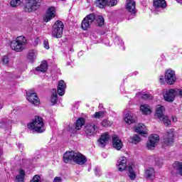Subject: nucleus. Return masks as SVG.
<instances>
[{
	"instance_id": "52",
	"label": "nucleus",
	"mask_w": 182,
	"mask_h": 182,
	"mask_svg": "<svg viewBox=\"0 0 182 182\" xmlns=\"http://www.w3.org/2000/svg\"><path fill=\"white\" fill-rule=\"evenodd\" d=\"M173 122H177V118H176V119L173 118Z\"/></svg>"
},
{
	"instance_id": "15",
	"label": "nucleus",
	"mask_w": 182,
	"mask_h": 182,
	"mask_svg": "<svg viewBox=\"0 0 182 182\" xmlns=\"http://www.w3.org/2000/svg\"><path fill=\"white\" fill-rule=\"evenodd\" d=\"M154 6L156 11H163L167 6V3L166 0H154Z\"/></svg>"
},
{
	"instance_id": "36",
	"label": "nucleus",
	"mask_w": 182,
	"mask_h": 182,
	"mask_svg": "<svg viewBox=\"0 0 182 182\" xmlns=\"http://www.w3.org/2000/svg\"><path fill=\"white\" fill-rule=\"evenodd\" d=\"M22 3V1L21 0H11L10 2V5L11 6H19V5H21V4Z\"/></svg>"
},
{
	"instance_id": "12",
	"label": "nucleus",
	"mask_w": 182,
	"mask_h": 182,
	"mask_svg": "<svg viewBox=\"0 0 182 182\" xmlns=\"http://www.w3.org/2000/svg\"><path fill=\"white\" fill-rule=\"evenodd\" d=\"M55 14L56 11L55 10V7L51 6L48 8L45 16L43 17L44 22H49V21H52V19L56 16Z\"/></svg>"
},
{
	"instance_id": "2",
	"label": "nucleus",
	"mask_w": 182,
	"mask_h": 182,
	"mask_svg": "<svg viewBox=\"0 0 182 182\" xmlns=\"http://www.w3.org/2000/svg\"><path fill=\"white\" fill-rule=\"evenodd\" d=\"M28 39L24 36H18L15 40L11 42L10 46L16 52H22L26 49Z\"/></svg>"
},
{
	"instance_id": "40",
	"label": "nucleus",
	"mask_w": 182,
	"mask_h": 182,
	"mask_svg": "<svg viewBox=\"0 0 182 182\" xmlns=\"http://www.w3.org/2000/svg\"><path fill=\"white\" fill-rule=\"evenodd\" d=\"M141 97L144 100H151V99H153V96L150 94H144Z\"/></svg>"
},
{
	"instance_id": "4",
	"label": "nucleus",
	"mask_w": 182,
	"mask_h": 182,
	"mask_svg": "<svg viewBox=\"0 0 182 182\" xmlns=\"http://www.w3.org/2000/svg\"><path fill=\"white\" fill-rule=\"evenodd\" d=\"M64 28L65 24H63V22L61 21H56L53 26L52 36L57 39L62 38Z\"/></svg>"
},
{
	"instance_id": "51",
	"label": "nucleus",
	"mask_w": 182,
	"mask_h": 182,
	"mask_svg": "<svg viewBox=\"0 0 182 182\" xmlns=\"http://www.w3.org/2000/svg\"><path fill=\"white\" fill-rule=\"evenodd\" d=\"M177 2H178L179 4H182V0H176Z\"/></svg>"
},
{
	"instance_id": "14",
	"label": "nucleus",
	"mask_w": 182,
	"mask_h": 182,
	"mask_svg": "<svg viewBox=\"0 0 182 182\" xmlns=\"http://www.w3.org/2000/svg\"><path fill=\"white\" fill-rule=\"evenodd\" d=\"M119 171H124L127 168V159L126 157L119 158L117 163Z\"/></svg>"
},
{
	"instance_id": "43",
	"label": "nucleus",
	"mask_w": 182,
	"mask_h": 182,
	"mask_svg": "<svg viewBox=\"0 0 182 182\" xmlns=\"http://www.w3.org/2000/svg\"><path fill=\"white\" fill-rule=\"evenodd\" d=\"M31 182H41V176L39 175L34 176Z\"/></svg>"
},
{
	"instance_id": "45",
	"label": "nucleus",
	"mask_w": 182,
	"mask_h": 182,
	"mask_svg": "<svg viewBox=\"0 0 182 182\" xmlns=\"http://www.w3.org/2000/svg\"><path fill=\"white\" fill-rule=\"evenodd\" d=\"M6 120H5V119H3V120H1L0 121V127H6Z\"/></svg>"
},
{
	"instance_id": "22",
	"label": "nucleus",
	"mask_w": 182,
	"mask_h": 182,
	"mask_svg": "<svg viewBox=\"0 0 182 182\" xmlns=\"http://www.w3.org/2000/svg\"><path fill=\"white\" fill-rule=\"evenodd\" d=\"M109 139H110V135H109V133L107 132L101 136V137L99 139V143L101 147H105V146H106V141H109Z\"/></svg>"
},
{
	"instance_id": "44",
	"label": "nucleus",
	"mask_w": 182,
	"mask_h": 182,
	"mask_svg": "<svg viewBox=\"0 0 182 182\" xmlns=\"http://www.w3.org/2000/svg\"><path fill=\"white\" fill-rule=\"evenodd\" d=\"M43 44L46 49H49V41L48 39L44 40Z\"/></svg>"
},
{
	"instance_id": "41",
	"label": "nucleus",
	"mask_w": 182,
	"mask_h": 182,
	"mask_svg": "<svg viewBox=\"0 0 182 182\" xmlns=\"http://www.w3.org/2000/svg\"><path fill=\"white\" fill-rule=\"evenodd\" d=\"M1 62H3L4 65H9V57L4 55L1 59Z\"/></svg>"
},
{
	"instance_id": "29",
	"label": "nucleus",
	"mask_w": 182,
	"mask_h": 182,
	"mask_svg": "<svg viewBox=\"0 0 182 182\" xmlns=\"http://www.w3.org/2000/svg\"><path fill=\"white\" fill-rule=\"evenodd\" d=\"M128 171H129V177L132 180H134L136 178V173L133 170V164H129L128 165Z\"/></svg>"
},
{
	"instance_id": "26",
	"label": "nucleus",
	"mask_w": 182,
	"mask_h": 182,
	"mask_svg": "<svg viewBox=\"0 0 182 182\" xmlns=\"http://www.w3.org/2000/svg\"><path fill=\"white\" fill-rule=\"evenodd\" d=\"M154 168H148L146 171H145V176L146 177V178H149L150 180H152V178H154Z\"/></svg>"
},
{
	"instance_id": "13",
	"label": "nucleus",
	"mask_w": 182,
	"mask_h": 182,
	"mask_svg": "<svg viewBox=\"0 0 182 182\" xmlns=\"http://www.w3.org/2000/svg\"><path fill=\"white\" fill-rule=\"evenodd\" d=\"M27 100L35 106H38L40 103L39 97L35 92H27Z\"/></svg>"
},
{
	"instance_id": "7",
	"label": "nucleus",
	"mask_w": 182,
	"mask_h": 182,
	"mask_svg": "<svg viewBox=\"0 0 182 182\" xmlns=\"http://www.w3.org/2000/svg\"><path fill=\"white\" fill-rule=\"evenodd\" d=\"M177 80V77H176V72L173 70H167L165 73V82L167 85H174Z\"/></svg>"
},
{
	"instance_id": "37",
	"label": "nucleus",
	"mask_w": 182,
	"mask_h": 182,
	"mask_svg": "<svg viewBox=\"0 0 182 182\" xmlns=\"http://www.w3.org/2000/svg\"><path fill=\"white\" fill-rule=\"evenodd\" d=\"M94 117H95V119H102L105 117V112L101 111L95 112L94 114Z\"/></svg>"
},
{
	"instance_id": "38",
	"label": "nucleus",
	"mask_w": 182,
	"mask_h": 182,
	"mask_svg": "<svg viewBox=\"0 0 182 182\" xmlns=\"http://www.w3.org/2000/svg\"><path fill=\"white\" fill-rule=\"evenodd\" d=\"M107 5L108 6H114L117 5V0H107Z\"/></svg>"
},
{
	"instance_id": "28",
	"label": "nucleus",
	"mask_w": 182,
	"mask_h": 182,
	"mask_svg": "<svg viewBox=\"0 0 182 182\" xmlns=\"http://www.w3.org/2000/svg\"><path fill=\"white\" fill-rule=\"evenodd\" d=\"M37 72L45 73L48 70V63L46 61L43 62L39 67L36 68Z\"/></svg>"
},
{
	"instance_id": "17",
	"label": "nucleus",
	"mask_w": 182,
	"mask_h": 182,
	"mask_svg": "<svg viewBox=\"0 0 182 182\" xmlns=\"http://www.w3.org/2000/svg\"><path fill=\"white\" fill-rule=\"evenodd\" d=\"M112 146L114 149H116L117 150H120V149L123 147V142H122V140L117 135H114L112 136Z\"/></svg>"
},
{
	"instance_id": "49",
	"label": "nucleus",
	"mask_w": 182,
	"mask_h": 182,
	"mask_svg": "<svg viewBox=\"0 0 182 182\" xmlns=\"http://www.w3.org/2000/svg\"><path fill=\"white\" fill-rule=\"evenodd\" d=\"M7 76H9L10 77H14V75L11 73H7Z\"/></svg>"
},
{
	"instance_id": "6",
	"label": "nucleus",
	"mask_w": 182,
	"mask_h": 182,
	"mask_svg": "<svg viewBox=\"0 0 182 182\" xmlns=\"http://www.w3.org/2000/svg\"><path fill=\"white\" fill-rule=\"evenodd\" d=\"M95 19H96V16L93 14H90L87 16L82 21V29H83V31H87V29H89L92 26V23H93Z\"/></svg>"
},
{
	"instance_id": "19",
	"label": "nucleus",
	"mask_w": 182,
	"mask_h": 182,
	"mask_svg": "<svg viewBox=\"0 0 182 182\" xmlns=\"http://www.w3.org/2000/svg\"><path fill=\"white\" fill-rule=\"evenodd\" d=\"M57 89L59 96H63L65 95V90L66 89V82L63 80H60Z\"/></svg>"
},
{
	"instance_id": "25",
	"label": "nucleus",
	"mask_w": 182,
	"mask_h": 182,
	"mask_svg": "<svg viewBox=\"0 0 182 182\" xmlns=\"http://www.w3.org/2000/svg\"><path fill=\"white\" fill-rule=\"evenodd\" d=\"M159 119L161 120V122H162V123L166 127H168V126H170V124H171V120H170V118H168V116L167 115H163L162 117H159Z\"/></svg>"
},
{
	"instance_id": "46",
	"label": "nucleus",
	"mask_w": 182,
	"mask_h": 182,
	"mask_svg": "<svg viewBox=\"0 0 182 182\" xmlns=\"http://www.w3.org/2000/svg\"><path fill=\"white\" fill-rule=\"evenodd\" d=\"M95 175H96V176H100V174H101L100 168L96 167V168H95Z\"/></svg>"
},
{
	"instance_id": "53",
	"label": "nucleus",
	"mask_w": 182,
	"mask_h": 182,
	"mask_svg": "<svg viewBox=\"0 0 182 182\" xmlns=\"http://www.w3.org/2000/svg\"><path fill=\"white\" fill-rule=\"evenodd\" d=\"M2 107H3V106H2V105H0V110H1V109H2Z\"/></svg>"
},
{
	"instance_id": "27",
	"label": "nucleus",
	"mask_w": 182,
	"mask_h": 182,
	"mask_svg": "<svg viewBox=\"0 0 182 182\" xmlns=\"http://www.w3.org/2000/svg\"><path fill=\"white\" fill-rule=\"evenodd\" d=\"M140 110L142 114H150L151 113V109H150V107H149V105H141Z\"/></svg>"
},
{
	"instance_id": "35",
	"label": "nucleus",
	"mask_w": 182,
	"mask_h": 182,
	"mask_svg": "<svg viewBox=\"0 0 182 182\" xmlns=\"http://www.w3.org/2000/svg\"><path fill=\"white\" fill-rule=\"evenodd\" d=\"M102 126H103V127H109L110 126H112V124H113L112 122H110L107 119H104L102 122H101Z\"/></svg>"
},
{
	"instance_id": "47",
	"label": "nucleus",
	"mask_w": 182,
	"mask_h": 182,
	"mask_svg": "<svg viewBox=\"0 0 182 182\" xmlns=\"http://www.w3.org/2000/svg\"><path fill=\"white\" fill-rule=\"evenodd\" d=\"M62 181V178L59 176H56L54 178L53 182H61Z\"/></svg>"
},
{
	"instance_id": "33",
	"label": "nucleus",
	"mask_w": 182,
	"mask_h": 182,
	"mask_svg": "<svg viewBox=\"0 0 182 182\" xmlns=\"http://www.w3.org/2000/svg\"><path fill=\"white\" fill-rule=\"evenodd\" d=\"M50 102L52 105H56L58 103V93H56V90L53 93Z\"/></svg>"
},
{
	"instance_id": "42",
	"label": "nucleus",
	"mask_w": 182,
	"mask_h": 182,
	"mask_svg": "<svg viewBox=\"0 0 182 182\" xmlns=\"http://www.w3.org/2000/svg\"><path fill=\"white\" fill-rule=\"evenodd\" d=\"M132 143H134L135 144H137V143L140 142V136L138 135H134L132 138Z\"/></svg>"
},
{
	"instance_id": "48",
	"label": "nucleus",
	"mask_w": 182,
	"mask_h": 182,
	"mask_svg": "<svg viewBox=\"0 0 182 182\" xmlns=\"http://www.w3.org/2000/svg\"><path fill=\"white\" fill-rule=\"evenodd\" d=\"M159 82L161 85H164V77L163 75L159 76Z\"/></svg>"
},
{
	"instance_id": "3",
	"label": "nucleus",
	"mask_w": 182,
	"mask_h": 182,
	"mask_svg": "<svg viewBox=\"0 0 182 182\" xmlns=\"http://www.w3.org/2000/svg\"><path fill=\"white\" fill-rule=\"evenodd\" d=\"M28 127L30 130H34L36 133H43L46 130L43 119L40 117H36L33 122L28 124Z\"/></svg>"
},
{
	"instance_id": "23",
	"label": "nucleus",
	"mask_w": 182,
	"mask_h": 182,
	"mask_svg": "<svg viewBox=\"0 0 182 182\" xmlns=\"http://www.w3.org/2000/svg\"><path fill=\"white\" fill-rule=\"evenodd\" d=\"M164 110L166 109L162 105H157L156 109V116H157L158 119H160V117H162L164 116Z\"/></svg>"
},
{
	"instance_id": "10",
	"label": "nucleus",
	"mask_w": 182,
	"mask_h": 182,
	"mask_svg": "<svg viewBox=\"0 0 182 182\" xmlns=\"http://www.w3.org/2000/svg\"><path fill=\"white\" fill-rule=\"evenodd\" d=\"M163 94L164 100H166V102H174V99H176V90H164Z\"/></svg>"
},
{
	"instance_id": "9",
	"label": "nucleus",
	"mask_w": 182,
	"mask_h": 182,
	"mask_svg": "<svg viewBox=\"0 0 182 182\" xmlns=\"http://www.w3.org/2000/svg\"><path fill=\"white\" fill-rule=\"evenodd\" d=\"M160 141V137L157 134H152L149 136V141L146 143V147L149 150H151L154 147H156Z\"/></svg>"
},
{
	"instance_id": "34",
	"label": "nucleus",
	"mask_w": 182,
	"mask_h": 182,
	"mask_svg": "<svg viewBox=\"0 0 182 182\" xmlns=\"http://www.w3.org/2000/svg\"><path fill=\"white\" fill-rule=\"evenodd\" d=\"M97 22L99 26H103L105 25V18L102 16H97Z\"/></svg>"
},
{
	"instance_id": "31",
	"label": "nucleus",
	"mask_w": 182,
	"mask_h": 182,
	"mask_svg": "<svg viewBox=\"0 0 182 182\" xmlns=\"http://www.w3.org/2000/svg\"><path fill=\"white\" fill-rule=\"evenodd\" d=\"M16 178L19 182H23L25 178V171L21 169L19 171V174L16 176Z\"/></svg>"
},
{
	"instance_id": "5",
	"label": "nucleus",
	"mask_w": 182,
	"mask_h": 182,
	"mask_svg": "<svg viewBox=\"0 0 182 182\" xmlns=\"http://www.w3.org/2000/svg\"><path fill=\"white\" fill-rule=\"evenodd\" d=\"M41 2L42 0H27L24 7L26 12L36 11L41 6Z\"/></svg>"
},
{
	"instance_id": "21",
	"label": "nucleus",
	"mask_w": 182,
	"mask_h": 182,
	"mask_svg": "<svg viewBox=\"0 0 182 182\" xmlns=\"http://www.w3.org/2000/svg\"><path fill=\"white\" fill-rule=\"evenodd\" d=\"M135 132L136 133H139L141 136H144L145 134H147V128L146 127V125L139 124L136 127Z\"/></svg>"
},
{
	"instance_id": "18",
	"label": "nucleus",
	"mask_w": 182,
	"mask_h": 182,
	"mask_svg": "<svg viewBox=\"0 0 182 182\" xmlns=\"http://www.w3.org/2000/svg\"><path fill=\"white\" fill-rule=\"evenodd\" d=\"M126 8L130 14L134 15L136 14V1L134 0H127Z\"/></svg>"
},
{
	"instance_id": "50",
	"label": "nucleus",
	"mask_w": 182,
	"mask_h": 182,
	"mask_svg": "<svg viewBox=\"0 0 182 182\" xmlns=\"http://www.w3.org/2000/svg\"><path fill=\"white\" fill-rule=\"evenodd\" d=\"M178 93H179L180 96L182 97V91H181V90H180L178 91Z\"/></svg>"
},
{
	"instance_id": "16",
	"label": "nucleus",
	"mask_w": 182,
	"mask_h": 182,
	"mask_svg": "<svg viewBox=\"0 0 182 182\" xmlns=\"http://www.w3.org/2000/svg\"><path fill=\"white\" fill-rule=\"evenodd\" d=\"M164 143L166 146H171L174 143V132L169 131L167 134L164 136Z\"/></svg>"
},
{
	"instance_id": "24",
	"label": "nucleus",
	"mask_w": 182,
	"mask_h": 182,
	"mask_svg": "<svg viewBox=\"0 0 182 182\" xmlns=\"http://www.w3.org/2000/svg\"><path fill=\"white\" fill-rule=\"evenodd\" d=\"M173 170H175L177 174L182 176V163L178 161L174 162Z\"/></svg>"
},
{
	"instance_id": "54",
	"label": "nucleus",
	"mask_w": 182,
	"mask_h": 182,
	"mask_svg": "<svg viewBox=\"0 0 182 182\" xmlns=\"http://www.w3.org/2000/svg\"><path fill=\"white\" fill-rule=\"evenodd\" d=\"M0 156H1V151H0Z\"/></svg>"
},
{
	"instance_id": "1",
	"label": "nucleus",
	"mask_w": 182,
	"mask_h": 182,
	"mask_svg": "<svg viewBox=\"0 0 182 182\" xmlns=\"http://www.w3.org/2000/svg\"><path fill=\"white\" fill-rule=\"evenodd\" d=\"M64 163H69V161H74L80 166H83L86 164L87 159L85 155L82 154L80 152H75L73 151H67L63 155Z\"/></svg>"
},
{
	"instance_id": "30",
	"label": "nucleus",
	"mask_w": 182,
	"mask_h": 182,
	"mask_svg": "<svg viewBox=\"0 0 182 182\" xmlns=\"http://www.w3.org/2000/svg\"><path fill=\"white\" fill-rule=\"evenodd\" d=\"M85 124V119L80 118L76 121L75 129L76 130H80Z\"/></svg>"
},
{
	"instance_id": "39",
	"label": "nucleus",
	"mask_w": 182,
	"mask_h": 182,
	"mask_svg": "<svg viewBox=\"0 0 182 182\" xmlns=\"http://www.w3.org/2000/svg\"><path fill=\"white\" fill-rule=\"evenodd\" d=\"M114 42L118 45H120V46H123V45H124V43H123V40L121 39L119 36L115 37Z\"/></svg>"
},
{
	"instance_id": "20",
	"label": "nucleus",
	"mask_w": 182,
	"mask_h": 182,
	"mask_svg": "<svg viewBox=\"0 0 182 182\" xmlns=\"http://www.w3.org/2000/svg\"><path fill=\"white\" fill-rule=\"evenodd\" d=\"M27 60L31 63H33L36 60V57L38 56V51L36 50H30L27 53Z\"/></svg>"
},
{
	"instance_id": "32",
	"label": "nucleus",
	"mask_w": 182,
	"mask_h": 182,
	"mask_svg": "<svg viewBox=\"0 0 182 182\" xmlns=\"http://www.w3.org/2000/svg\"><path fill=\"white\" fill-rule=\"evenodd\" d=\"M97 6L103 9L107 5V0H97Z\"/></svg>"
},
{
	"instance_id": "8",
	"label": "nucleus",
	"mask_w": 182,
	"mask_h": 182,
	"mask_svg": "<svg viewBox=\"0 0 182 182\" xmlns=\"http://www.w3.org/2000/svg\"><path fill=\"white\" fill-rule=\"evenodd\" d=\"M97 130H99V128L97 127L96 124L93 122L87 124L85 127V133L88 137H91V136H95V134L97 133Z\"/></svg>"
},
{
	"instance_id": "11",
	"label": "nucleus",
	"mask_w": 182,
	"mask_h": 182,
	"mask_svg": "<svg viewBox=\"0 0 182 182\" xmlns=\"http://www.w3.org/2000/svg\"><path fill=\"white\" fill-rule=\"evenodd\" d=\"M123 117L125 123L127 124H133V123H136V120H137V118L134 116V114L130 111L125 112Z\"/></svg>"
}]
</instances>
